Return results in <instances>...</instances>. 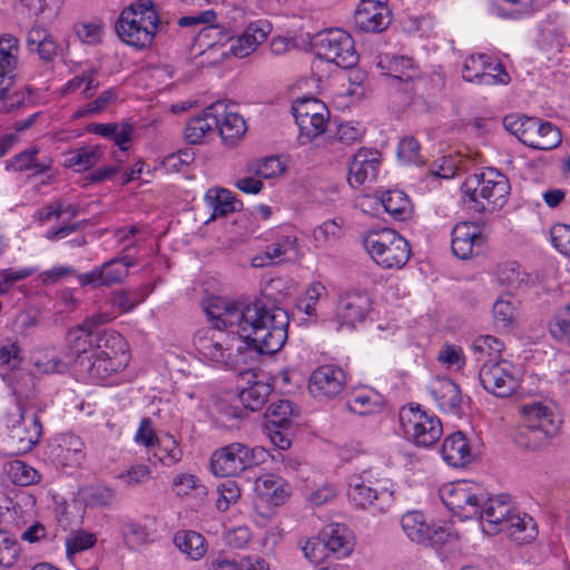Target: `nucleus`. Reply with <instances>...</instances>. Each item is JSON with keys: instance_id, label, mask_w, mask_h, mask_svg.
I'll return each mask as SVG.
<instances>
[{"instance_id": "4468645a", "label": "nucleus", "mask_w": 570, "mask_h": 570, "mask_svg": "<svg viewBox=\"0 0 570 570\" xmlns=\"http://www.w3.org/2000/svg\"><path fill=\"white\" fill-rule=\"evenodd\" d=\"M462 77L465 81L484 86L507 85L510 76L501 62L493 63L488 55H471L464 61Z\"/></svg>"}, {"instance_id": "c756f323", "label": "nucleus", "mask_w": 570, "mask_h": 570, "mask_svg": "<svg viewBox=\"0 0 570 570\" xmlns=\"http://www.w3.org/2000/svg\"><path fill=\"white\" fill-rule=\"evenodd\" d=\"M27 48L30 52L38 53L43 61H52L60 50L53 36L40 26H35L28 31Z\"/></svg>"}, {"instance_id": "49530a36", "label": "nucleus", "mask_w": 570, "mask_h": 570, "mask_svg": "<svg viewBox=\"0 0 570 570\" xmlns=\"http://www.w3.org/2000/svg\"><path fill=\"white\" fill-rule=\"evenodd\" d=\"M534 11V0H497L493 12L503 19H520Z\"/></svg>"}, {"instance_id": "0eeeda50", "label": "nucleus", "mask_w": 570, "mask_h": 570, "mask_svg": "<svg viewBox=\"0 0 570 570\" xmlns=\"http://www.w3.org/2000/svg\"><path fill=\"white\" fill-rule=\"evenodd\" d=\"M312 48L320 59L344 69H351L358 62L353 38L338 28L318 32L312 42Z\"/></svg>"}, {"instance_id": "7c9ffc66", "label": "nucleus", "mask_w": 570, "mask_h": 570, "mask_svg": "<svg viewBox=\"0 0 570 570\" xmlns=\"http://www.w3.org/2000/svg\"><path fill=\"white\" fill-rule=\"evenodd\" d=\"M57 456L66 466H81L86 459L85 443L73 433L60 434L57 439Z\"/></svg>"}, {"instance_id": "13d9d810", "label": "nucleus", "mask_w": 570, "mask_h": 570, "mask_svg": "<svg viewBox=\"0 0 570 570\" xmlns=\"http://www.w3.org/2000/svg\"><path fill=\"white\" fill-rule=\"evenodd\" d=\"M32 363L38 372L43 374L60 373L66 370L65 362L53 351L35 353Z\"/></svg>"}, {"instance_id": "473e14b6", "label": "nucleus", "mask_w": 570, "mask_h": 570, "mask_svg": "<svg viewBox=\"0 0 570 570\" xmlns=\"http://www.w3.org/2000/svg\"><path fill=\"white\" fill-rule=\"evenodd\" d=\"M531 128H533V134H529L525 142L528 147L539 150H551L561 144V132L552 122L542 121L537 118Z\"/></svg>"}, {"instance_id": "9d476101", "label": "nucleus", "mask_w": 570, "mask_h": 570, "mask_svg": "<svg viewBox=\"0 0 570 570\" xmlns=\"http://www.w3.org/2000/svg\"><path fill=\"white\" fill-rule=\"evenodd\" d=\"M439 492L444 505L465 519L475 518L480 513L481 501L487 495L481 484L469 480L444 484Z\"/></svg>"}, {"instance_id": "2f4dec72", "label": "nucleus", "mask_w": 570, "mask_h": 570, "mask_svg": "<svg viewBox=\"0 0 570 570\" xmlns=\"http://www.w3.org/2000/svg\"><path fill=\"white\" fill-rule=\"evenodd\" d=\"M258 494L273 505L283 504L291 494L289 484L279 475L268 473L256 481Z\"/></svg>"}, {"instance_id": "6e6d98bb", "label": "nucleus", "mask_w": 570, "mask_h": 570, "mask_svg": "<svg viewBox=\"0 0 570 570\" xmlns=\"http://www.w3.org/2000/svg\"><path fill=\"white\" fill-rule=\"evenodd\" d=\"M535 119L524 115H508L503 118V127L525 145L529 134H533L531 127Z\"/></svg>"}, {"instance_id": "8fccbe9b", "label": "nucleus", "mask_w": 570, "mask_h": 570, "mask_svg": "<svg viewBox=\"0 0 570 570\" xmlns=\"http://www.w3.org/2000/svg\"><path fill=\"white\" fill-rule=\"evenodd\" d=\"M95 332L83 325L72 327L67 333V342L73 354L81 355L92 351Z\"/></svg>"}, {"instance_id": "bb28decb", "label": "nucleus", "mask_w": 570, "mask_h": 570, "mask_svg": "<svg viewBox=\"0 0 570 570\" xmlns=\"http://www.w3.org/2000/svg\"><path fill=\"white\" fill-rule=\"evenodd\" d=\"M441 453L443 460L453 468H463L474 459L469 441L460 431L444 439Z\"/></svg>"}, {"instance_id": "f3484780", "label": "nucleus", "mask_w": 570, "mask_h": 570, "mask_svg": "<svg viewBox=\"0 0 570 570\" xmlns=\"http://www.w3.org/2000/svg\"><path fill=\"white\" fill-rule=\"evenodd\" d=\"M387 0H361L354 12V26L365 32H381L391 23Z\"/></svg>"}, {"instance_id": "864d4df0", "label": "nucleus", "mask_w": 570, "mask_h": 570, "mask_svg": "<svg viewBox=\"0 0 570 570\" xmlns=\"http://www.w3.org/2000/svg\"><path fill=\"white\" fill-rule=\"evenodd\" d=\"M83 500L89 508H109L116 503L117 494L109 487L96 485L83 491Z\"/></svg>"}, {"instance_id": "09e8293b", "label": "nucleus", "mask_w": 570, "mask_h": 570, "mask_svg": "<svg viewBox=\"0 0 570 570\" xmlns=\"http://www.w3.org/2000/svg\"><path fill=\"white\" fill-rule=\"evenodd\" d=\"M497 278L502 285L521 288L529 283L530 276L521 272L517 262H508L498 266Z\"/></svg>"}, {"instance_id": "72a5a7b5", "label": "nucleus", "mask_w": 570, "mask_h": 570, "mask_svg": "<svg viewBox=\"0 0 570 570\" xmlns=\"http://www.w3.org/2000/svg\"><path fill=\"white\" fill-rule=\"evenodd\" d=\"M87 131L112 140L118 146L119 153L124 154L128 150V144L134 135V127L129 124L119 126L116 122H92L87 126Z\"/></svg>"}, {"instance_id": "a19ab883", "label": "nucleus", "mask_w": 570, "mask_h": 570, "mask_svg": "<svg viewBox=\"0 0 570 570\" xmlns=\"http://www.w3.org/2000/svg\"><path fill=\"white\" fill-rule=\"evenodd\" d=\"M380 202L384 210L396 220H405L412 214V205L405 193L386 190L381 194Z\"/></svg>"}, {"instance_id": "4d7b16f0", "label": "nucleus", "mask_w": 570, "mask_h": 570, "mask_svg": "<svg viewBox=\"0 0 570 570\" xmlns=\"http://www.w3.org/2000/svg\"><path fill=\"white\" fill-rule=\"evenodd\" d=\"M118 98L117 91L109 88L102 91L95 100L89 101L75 112L76 118L89 117L102 112L110 104L115 102Z\"/></svg>"}, {"instance_id": "4c0bfd02", "label": "nucleus", "mask_w": 570, "mask_h": 570, "mask_svg": "<svg viewBox=\"0 0 570 570\" xmlns=\"http://www.w3.org/2000/svg\"><path fill=\"white\" fill-rule=\"evenodd\" d=\"M175 546L189 559L199 560L207 551L205 538L194 530H179L174 535Z\"/></svg>"}, {"instance_id": "680f3d73", "label": "nucleus", "mask_w": 570, "mask_h": 570, "mask_svg": "<svg viewBox=\"0 0 570 570\" xmlns=\"http://www.w3.org/2000/svg\"><path fill=\"white\" fill-rule=\"evenodd\" d=\"M9 475L12 482L20 487H28L40 480L39 472L22 461L10 463Z\"/></svg>"}, {"instance_id": "37998d69", "label": "nucleus", "mask_w": 570, "mask_h": 570, "mask_svg": "<svg viewBox=\"0 0 570 570\" xmlns=\"http://www.w3.org/2000/svg\"><path fill=\"white\" fill-rule=\"evenodd\" d=\"M125 346V340L119 333L112 330H101V332H95L91 353L126 356Z\"/></svg>"}, {"instance_id": "b1692460", "label": "nucleus", "mask_w": 570, "mask_h": 570, "mask_svg": "<svg viewBox=\"0 0 570 570\" xmlns=\"http://www.w3.org/2000/svg\"><path fill=\"white\" fill-rule=\"evenodd\" d=\"M483 244V236L479 227L469 222L456 224L452 229V253L461 258L466 259L472 256L473 247Z\"/></svg>"}, {"instance_id": "a211bd4d", "label": "nucleus", "mask_w": 570, "mask_h": 570, "mask_svg": "<svg viewBox=\"0 0 570 570\" xmlns=\"http://www.w3.org/2000/svg\"><path fill=\"white\" fill-rule=\"evenodd\" d=\"M246 386L238 389V399L245 409L254 412L264 406L273 391V385L267 379L256 372L243 373Z\"/></svg>"}, {"instance_id": "c03bdc74", "label": "nucleus", "mask_w": 570, "mask_h": 570, "mask_svg": "<svg viewBox=\"0 0 570 570\" xmlns=\"http://www.w3.org/2000/svg\"><path fill=\"white\" fill-rule=\"evenodd\" d=\"M386 69V75L391 79V86H396L399 82L404 83L405 88L403 90L405 91L409 90L410 83L416 76V68L413 60L409 57H393L389 61Z\"/></svg>"}, {"instance_id": "6e6552de", "label": "nucleus", "mask_w": 570, "mask_h": 570, "mask_svg": "<svg viewBox=\"0 0 570 570\" xmlns=\"http://www.w3.org/2000/svg\"><path fill=\"white\" fill-rule=\"evenodd\" d=\"M400 423L406 438L416 446L430 448L440 440L443 433L440 419L415 403L402 406Z\"/></svg>"}, {"instance_id": "603ef678", "label": "nucleus", "mask_w": 570, "mask_h": 570, "mask_svg": "<svg viewBox=\"0 0 570 570\" xmlns=\"http://www.w3.org/2000/svg\"><path fill=\"white\" fill-rule=\"evenodd\" d=\"M503 348V343L497 337L491 335L479 336L474 340L472 351L478 362H484L487 360L498 361Z\"/></svg>"}, {"instance_id": "423d86ee", "label": "nucleus", "mask_w": 570, "mask_h": 570, "mask_svg": "<svg viewBox=\"0 0 570 570\" xmlns=\"http://www.w3.org/2000/svg\"><path fill=\"white\" fill-rule=\"evenodd\" d=\"M265 458L266 451L263 448H250L244 443L234 442L213 452L210 470L216 476H235L263 463Z\"/></svg>"}, {"instance_id": "052dcab7", "label": "nucleus", "mask_w": 570, "mask_h": 570, "mask_svg": "<svg viewBox=\"0 0 570 570\" xmlns=\"http://www.w3.org/2000/svg\"><path fill=\"white\" fill-rule=\"evenodd\" d=\"M21 361V348L18 341L11 337L0 340V366L13 370Z\"/></svg>"}, {"instance_id": "e433bc0d", "label": "nucleus", "mask_w": 570, "mask_h": 570, "mask_svg": "<svg viewBox=\"0 0 570 570\" xmlns=\"http://www.w3.org/2000/svg\"><path fill=\"white\" fill-rule=\"evenodd\" d=\"M87 361L89 375L95 380H105L125 365L126 356L91 353Z\"/></svg>"}, {"instance_id": "6ab92c4d", "label": "nucleus", "mask_w": 570, "mask_h": 570, "mask_svg": "<svg viewBox=\"0 0 570 570\" xmlns=\"http://www.w3.org/2000/svg\"><path fill=\"white\" fill-rule=\"evenodd\" d=\"M222 112H224V102L217 101L206 108L200 116L191 118L185 128L187 142L199 144L208 134L217 130Z\"/></svg>"}, {"instance_id": "338daca9", "label": "nucleus", "mask_w": 570, "mask_h": 570, "mask_svg": "<svg viewBox=\"0 0 570 570\" xmlns=\"http://www.w3.org/2000/svg\"><path fill=\"white\" fill-rule=\"evenodd\" d=\"M248 170L262 178L268 179L282 174L284 166L278 157H266L249 164Z\"/></svg>"}, {"instance_id": "cd10ccee", "label": "nucleus", "mask_w": 570, "mask_h": 570, "mask_svg": "<svg viewBox=\"0 0 570 570\" xmlns=\"http://www.w3.org/2000/svg\"><path fill=\"white\" fill-rule=\"evenodd\" d=\"M18 39L10 35L0 37V94L10 89L17 66Z\"/></svg>"}, {"instance_id": "dca6fc26", "label": "nucleus", "mask_w": 570, "mask_h": 570, "mask_svg": "<svg viewBox=\"0 0 570 570\" xmlns=\"http://www.w3.org/2000/svg\"><path fill=\"white\" fill-rule=\"evenodd\" d=\"M346 384V376L336 365H322L313 371L308 380V391L315 399L332 400L340 395Z\"/></svg>"}, {"instance_id": "ea45409f", "label": "nucleus", "mask_w": 570, "mask_h": 570, "mask_svg": "<svg viewBox=\"0 0 570 570\" xmlns=\"http://www.w3.org/2000/svg\"><path fill=\"white\" fill-rule=\"evenodd\" d=\"M384 402L379 393L373 391H356L346 403L350 412L357 415H372L383 410Z\"/></svg>"}, {"instance_id": "f8f14e48", "label": "nucleus", "mask_w": 570, "mask_h": 570, "mask_svg": "<svg viewBox=\"0 0 570 570\" xmlns=\"http://www.w3.org/2000/svg\"><path fill=\"white\" fill-rule=\"evenodd\" d=\"M482 387L497 397H508L520 387L513 364L505 360H485L479 370Z\"/></svg>"}, {"instance_id": "79ce46f5", "label": "nucleus", "mask_w": 570, "mask_h": 570, "mask_svg": "<svg viewBox=\"0 0 570 570\" xmlns=\"http://www.w3.org/2000/svg\"><path fill=\"white\" fill-rule=\"evenodd\" d=\"M298 415L297 406L289 400H277L267 407L268 425L275 429H289L294 416Z\"/></svg>"}, {"instance_id": "412c9836", "label": "nucleus", "mask_w": 570, "mask_h": 570, "mask_svg": "<svg viewBox=\"0 0 570 570\" xmlns=\"http://www.w3.org/2000/svg\"><path fill=\"white\" fill-rule=\"evenodd\" d=\"M271 32V24L258 21L246 27L242 35L229 39V51L237 58H245L263 43Z\"/></svg>"}, {"instance_id": "a18cd8bd", "label": "nucleus", "mask_w": 570, "mask_h": 570, "mask_svg": "<svg viewBox=\"0 0 570 570\" xmlns=\"http://www.w3.org/2000/svg\"><path fill=\"white\" fill-rule=\"evenodd\" d=\"M21 548L14 533L0 529V570L12 568L19 560Z\"/></svg>"}, {"instance_id": "f03ea898", "label": "nucleus", "mask_w": 570, "mask_h": 570, "mask_svg": "<svg viewBox=\"0 0 570 570\" xmlns=\"http://www.w3.org/2000/svg\"><path fill=\"white\" fill-rule=\"evenodd\" d=\"M14 394V403L2 416V429L10 453L19 455L30 452L39 443L43 433L39 414L45 405L36 404L24 395Z\"/></svg>"}, {"instance_id": "c9c22d12", "label": "nucleus", "mask_w": 570, "mask_h": 570, "mask_svg": "<svg viewBox=\"0 0 570 570\" xmlns=\"http://www.w3.org/2000/svg\"><path fill=\"white\" fill-rule=\"evenodd\" d=\"M205 202L213 210L210 219L224 217L239 210L242 207V202L236 199L235 195L227 189H208L205 194Z\"/></svg>"}, {"instance_id": "f704fd0d", "label": "nucleus", "mask_w": 570, "mask_h": 570, "mask_svg": "<svg viewBox=\"0 0 570 570\" xmlns=\"http://www.w3.org/2000/svg\"><path fill=\"white\" fill-rule=\"evenodd\" d=\"M498 531H507L509 535L518 542H529L537 535V525L534 520L527 513H511L502 528Z\"/></svg>"}, {"instance_id": "de8ad7c7", "label": "nucleus", "mask_w": 570, "mask_h": 570, "mask_svg": "<svg viewBox=\"0 0 570 570\" xmlns=\"http://www.w3.org/2000/svg\"><path fill=\"white\" fill-rule=\"evenodd\" d=\"M31 104V92L29 88H18L12 85L10 89L0 94V111L9 114Z\"/></svg>"}, {"instance_id": "69168bd1", "label": "nucleus", "mask_w": 570, "mask_h": 570, "mask_svg": "<svg viewBox=\"0 0 570 570\" xmlns=\"http://www.w3.org/2000/svg\"><path fill=\"white\" fill-rule=\"evenodd\" d=\"M121 533L126 544L130 549H136L147 543L149 532L147 528L137 522H127L121 528Z\"/></svg>"}, {"instance_id": "a878e982", "label": "nucleus", "mask_w": 570, "mask_h": 570, "mask_svg": "<svg viewBox=\"0 0 570 570\" xmlns=\"http://www.w3.org/2000/svg\"><path fill=\"white\" fill-rule=\"evenodd\" d=\"M327 557L333 554L336 558L347 557L354 546V538L348 528L344 524L327 525L321 533Z\"/></svg>"}, {"instance_id": "39448f33", "label": "nucleus", "mask_w": 570, "mask_h": 570, "mask_svg": "<svg viewBox=\"0 0 570 570\" xmlns=\"http://www.w3.org/2000/svg\"><path fill=\"white\" fill-rule=\"evenodd\" d=\"M363 245L372 259L383 268H401L410 259V244L391 228L370 230L363 238Z\"/></svg>"}, {"instance_id": "3c124183", "label": "nucleus", "mask_w": 570, "mask_h": 570, "mask_svg": "<svg viewBox=\"0 0 570 570\" xmlns=\"http://www.w3.org/2000/svg\"><path fill=\"white\" fill-rule=\"evenodd\" d=\"M148 294L147 285L136 289L118 291L114 293L112 306L119 308L122 313H128L142 303Z\"/></svg>"}, {"instance_id": "5701e85b", "label": "nucleus", "mask_w": 570, "mask_h": 570, "mask_svg": "<svg viewBox=\"0 0 570 570\" xmlns=\"http://www.w3.org/2000/svg\"><path fill=\"white\" fill-rule=\"evenodd\" d=\"M370 297L365 293H347L340 297L336 306V315L342 324L354 326L362 322L370 308Z\"/></svg>"}, {"instance_id": "ddd939ff", "label": "nucleus", "mask_w": 570, "mask_h": 570, "mask_svg": "<svg viewBox=\"0 0 570 570\" xmlns=\"http://www.w3.org/2000/svg\"><path fill=\"white\" fill-rule=\"evenodd\" d=\"M292 109L299 128L301 144L309 142L325 131L328 110L321 100L304 98L296 101Z\"/></svg>"}, {"instance_id": "aec40b11", "label": "nucleus", "mask_w": 570, "mask_h": 570, "mask_svg": "<svg viewBox=\"0 0 570 570\" xmlns=\"http://www.w3.org/2000/svg\"><path fill=\"white\" fill-rule=\"evenodd\" d=\"M375 149H360L352 158L348 166V184L360 187L367 180H374L379 174L380 159Z\"/></svg>"}, {"instance_id": "bf43d9fd", "label": "nucleus", "mask_w": 570, "mask_h": 570, "mask_svg": "<svg viewBox=\"0 0 570 570\" xmlns=\"http://www.w3.org/2000/svg\"><path fill=\"white\" fill-rule=\"evenodd\" d=\"M39 149L36 147L28 148L17 154L7 165V168H12L16 171L35 170L36 173H45L47 167L40 165L36 160V155Z\"/></svg>"}, {"instance_id": "5fc2aeb1", "label": "nucleus", "mask_w": 570, "mask_h": 570, "mask_svg": "<svg viewBox=\"0 0 570 570\" xmlns=\"http://www.w3.org/2000/svg\"><path fill=\"white\" fill-rule=\"evenodd\" d=\"M515 301L510 294H505L493 304V317L499 326H510L517 316Z\"/></svg>"}, {"instance_id": "4be33fe9", "label": "nucleus", "mask_w": 570, "mask_h": 570, "mask_svg": "<svg viewBox=\"0 0 570 570\" xmlns=\"http://www.w3.org/2000/svg\"><path fill=\"white\" fill-rule=\"evenodd\" d=\"M401 527L411 541L423 544L442 540L444 534L442 528L432 529L426 524L423 514L419 511L405 513L401 519Z\"/></svg>"}, {"instance_id": "7ed1b4c3", "label": "nucleus", "mask_w": 570, "mask_h": 570, "mask_svg": "<svg viewBox=\"0 0 570 570\" xmlns=\"http://www.w3.org/2000/svg\"><path fill=\"white\" fill-rule=\"evenodd\" d=\"M523 422L517 428L514 442L527 450L546 446L558 433L560 421L554 411L542 402H529L521 405Z\"/></svg>"}, {"instance_id": "c85d7f7f", "label": "nucleus", "mask_w": 570, "mask_h": 570, "mask_svg": "<svg viewBox=\"0 0 570 570\" xmlns=\"http://www.w3.org/2000/svg\"><path fill=\"white\" fill-rule=\"evenodd\" d=\"M505 499L507 495L504 494L498 498H488L487 494L484 501H481L480 513L476 517L489 523L488 532H499L498 529L502 528L505 519L509 518L512 509Z\"/></svg>"}, {"instance_id": "774afa93", "label": "nucleus", "mask_w": 570, "mask_h": 570, "mask_svg": "<svg viewBox=\"0 0 570 570\" xmlns=\"http://www.w3.org/2000/svg\"><path fill=\"white\" fill-rule=\"evenodd\" d=\"M438 361L446 368L461 370L465 364V357L460 346L444 344L438 354Z\"/></svg>"}, {"instance_id": "58836bf2", "label": "nucleus", "mask_w": 570, "mask_h": 570, "mask_svg": "<svg viewBox=\"0 0 570 570\" xmlns=\"http://www.w3.org/2000/svg\"><path fill=\"white\" fill-rule=\"evenodd\" d=\"M217 130L226 144L234 145L245 135L247 125L238 112L228 111L227 106L224 104V112L220 115Z\"/></svg>"}, {"instance_id": "e2e57ef3", "label": "nucleus", "mask_w": 570, "mask_h": 570, "mask_svg": "<svg viewBox=\"0 0 570 570\" xmlns=\"http://www.w3.org/2000/svg\"><path fill=\"white\" fill-rule=\"evenodd\" d=\"M173 487L179 497L188 495L193 491L197 497H204L207 494L206 487L200 483L196 475L189 473L175 476Z\"/></svg>"}, {"instance_id": "f257e3e1", "label": "nucleus", "mask_w": 570, "mask_h": 570, "mask_svg": "<svg viewBox=\"0 0 570 570\" xmlns=\"http://www.w3.org/2000/svg\"><path fill=\"white\" fill-rule=\"evenodd\" d=\"M214 327L196 332L197 352L219 368L239 370L258 354H275L286 343L289 316L286 309L264 299L252 302L213 297L204 306Z\"/></svg>"}, {"instance_id": "393cba45", "label": "nucleus", "mask_w": 570, "mask_h": 570, "mask_svg": "<svg viewBox=\"0 0 570 570\" xmlns=\"http://www.w3.org/2000/svg\"><path fill=\"white\" fill-rule=\"evenodd\" d=\"M430 393L436 402L439 409L445 413H458L462 395L456 383L446 377H438L430 384Z\"/></svg>"}, {"instance_id": "20e7f679", "label": "nucleus", "mask_w": 570, "mask_h": 570, "mask_svg": "<svg viewBox=\"0 0 570 570\" xmlns=\"http://www.w3.org/2000/svg\"><path fill=\"white\" fill-rule=\"evenodd\" d=\"M163 30V22L151 0H138L121 12L116 24L119 38L135 48L151 45L155 35Z\"/></svg>"}, {"instance_id": "2eb2a0df", "label": "nucleus", "mask_w": 570, "mask_h": 570, "mask_svg": "<svg viewBox=\"0 0 570 570\" xmlns=\"http://www.w3.org/2000/svg\"><path fill=\"white\" fill-rule=\"evenodd\" d=\"M136 265V261L127 255L112 258L95 267L90 272L80 274L78 282L81 286L110 287L122 283L128 276V268Z\"/></svg>"}, {"instance_id": "1a4fd4ad", "label": "nucleus", "mask_w": 570, "mask_h": 570, "mask_svg": "<svg viewBox=\"0 0 570 570\" xmlns=\"http://www.w3.org/2000/svg\"><path fill=\"white\" fill-rule=\"evenodd\" d=\"M463 193L475 204L479 198L492 207H502L510 190L508 178L494 168L470 175L462 185Z\"/></svg>"}, {"instance_id": "0e129e2a", "label": "nucleus", "mask_w": 570, "mask_h": 570, "mask_svg": "<svg viewBox=\"0 0 570 570\" xmlns=\"http://www.w3.org/2000/svg\"><path fill=\"white\" fill-rule=\"evenodd\" d=\"M218 498L216 500L217 510L225 512L230 505L238 502L240 489L234 480H226L217 487Z\"/></svg>"}, {"instance_id": "9b49d317", "label": "nucleus", "mask_w": 570, "mask_h": 570, "mask_svg": "<svg viewBox=\"0 0 570 570\" xmlns=\"http://www.w3.org/2000/svg\"><path fill=\"white\" fill-rule=\"evenodd\" d=\"M365 473L353 474L347 482V499L357 509L384 512L393 502V492L377 489Z\"/></svg>"}]
</instances>
